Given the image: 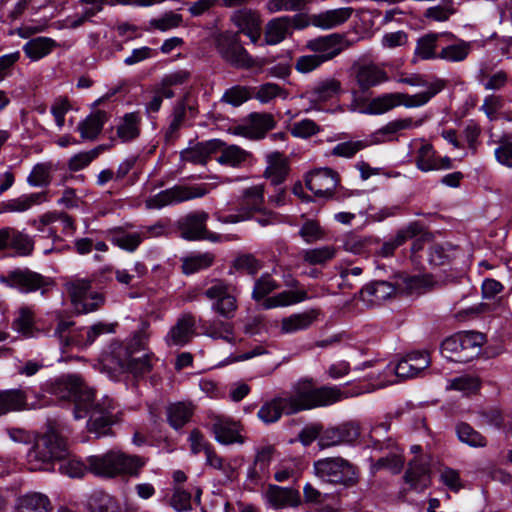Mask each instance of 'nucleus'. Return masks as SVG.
Here are the masks:
<instances>
[{
    "label": "nucleus",
    "instance_id": "nucleus-1",
    "mask_svg": "<svg viewBox=\"0 0 512 512\" xmlns=\"http://www.w3.org/2000/svg\"><path fill=\"white\" fill-rule=\"evenodd\" d=\"M53 393L61 399L73 401L75 419L89 415L88 429L98 437L108 435L111 426L119 420L115 402L109 397H104L94 404V391L79 375L62 376L56 381Z\"/></svg>",
    "mask_w": 512,
    "mask_h": 512
},
{
    "label": "nucleus",
    "instance_id": "nucleus-2",
    "mask_svg": "<svg viewBox=\"0 0 512 512\" xmlns=\"http://www.w3.org/2000/svg\"><path fill=\"white\" fill-rule=\"evenodd\" d=\"M347 398L337 387L314 388L309 380L299 381L290 392L265 402L257 412L265 424L277 422L282 414L292 415L315 407L328 406Z\"/></svg>",
    "mask_w": 512,
    "mask_h": 512
},
{
    "label": "nucleus",
    "instance_id": "nucleus-3",
    "mask_svg": "<svg viewBox=\"0 0 512 512\" xmlns=\"http://www.w3.org/2000/svg\"><path fill=\"white\" fill-rule=\"evenodd\" d=\"M397 82L408 84L410 86L425 87L426 90L414 95L400 92L382 94L373 98L369 102L368 111L370 114H384L401 105L407 108L423 106L428 103L431 98L438 94L445 86L443 80H436L434 82L428 83L420 75H412L411 77L399 78Z\"/></svg>",
    "mask_w": 512,
    "mask_h": 512
},
{
    "label": "nucleus",
    "instance_id": "nucleus-4",
    "mask_svg": "<svg viewBox=\"0 0 512 512\" xmlns=\"http://www.w3.org/2000/svg\"><path fill=\"white\" fill-rule=\"evenodd\" d=\"M89 471L97 476L113 478L116 476H138L146 464L144 458L128 455L118 450H111L103 455L87 458Z\"/></svg>",
    "mask_w": 512,
    "mask_h": 512
},
{
    "label": "nucleus",
    "instance_id": "nucleus-5",
    "mask_svg": "<svg viewBox=\"0 0 512 512\" xmlns=\"http://www.w3.org/2000/svg\"><path fill=\"white\" fill-rule=\"evenodd\" d=\"M68 455L66 441L50 429L36 438L27 453L30 470H50L55 461L63 460Z\"/></svg>",
    "mask_w": 512,
    "mask_h": 512
},
{
    "label": "nucleus",
    "instance_id": "nucleus-6",
    "mask_svg": "<svg viewBox=\"0 0 512 512\" xmlns=\"http://www.w3.org/2000/svg\"><path fill=\"white\" fill-rule=\"evenodd\" d=\"M279 287L280 284L269 273H264L255 280L251 297L256 302L263 301L262 307L264 309L290 306L308 298V295L304 290H285L274 296L266 298Z\"/></svg>",
    "mask_w": 512,
    "mask_h": 512
},
{
    "label": "nucleus",
    "instance_id": "nucleus-7",
    "mask_svg": "<svg viewBox=\"0 0 512 512\" xmlns=\"http://www.w3.org/2000/svg\"><path fill=\"white\" fill-rule=\"evenodd\" d=\"M313 467L315 475L330 484L351 487L359 480L358 468L342 457L319 459L314 462Z\"/></svg>",
    "mask_w": 512,
    "mask_h": 512
},
{
    "label": "nucleus",
    "instance_id": "nucleus-8",
    "mask_svg": "<svg viewBox=\"0 0 512 512\" xmlns=\"http://www.w3.org/2000/svg\"><path fill=\"white\" fill-rule=\"evenodd\" d=\"M92 282L91 278H72L65 283L71 303L79 314L97 311L105 303L104 294L93 290Z\"/></svg>",
    "mask_w": 512,
    "mask_h": 512
},
{
    "label": "nucleus",
    "instance_id": "nucleus-9",
    "mask_svg": "<svg viewBox=\"0 0 512 512\" xmlns=\"http://www.w3.org/2000/svg\"><path fill=\"white\" fill-rule=\"evenodd\" d=\"M484 340L482 333L465 331L445 339L441 350L451 360L467 362L479 354Z\"/></svg>",
    "mask_w": 512,
    "mask_h": 512
},
{
    "label": "nucleus",
    "instance_id": "nucleus-10",
    "mask_svg": "<svg viewBox=\"0 0 512 512\" xmlns=\"http://www.w3.org/2000/svg\"><path fill=\"white\" fill-rule=\"evenodd\" d=\"M210 184L175 185L160 191L145 200L148 209H161L165 206L178 204L196 198H201L211 191Z\"/></svg>",
    "mask_w": 512,
    "mask_h": 512
},
{
    "label": "nucleus",
    "instance_id": "nucleus-11",
    "mask_svg": "<svg viewBox=\"0 0 512 512\" xmlns=\"http://www.w3.org/2000/svg\"><path fill=\"white\" fill-rule=\"evenodd\" d=\"M216 49L221 57L236 68L250 69L261 67L264 62L253 58L242 46L238 39V33H221L216 38Z\"/></svg>",
    "mask_w": 512,
    "mask_h": 512
},
{
    "label": "nucleus",
    "instance_id": "nucleus-12",
    "mask_svg": "<svg viewBox=\"0 0 512 512\" xmlns=\"http://www.w3.org/2000/svg\"><path fill=\"white\" fill-rule=\"evenodd\" d=\"M0 283L7 287L17 289L22 293L40 291L44 294L52 286L51 278L46 277L29 268H16L0 275Z\"/></svg>",
    "mask_w": 512,
    "mask_h": 512
},
{
    "label": "nucleus",
    "instance_id": "nucleus-13",
    "mask_svg": "<svg viewBox=\"0 0 512 512\" xmlns=\"http://www.w3.org/2000/svg\"><path fill=\"white\" fill-rule=\"evenodd\" d=\"M233 290L232 286L223 280L214 279L204 292L205 297L212 301V311L226 320L232 319L238 308Z\"/></svg>",
    "mask_w": 512,
    "mask_h": 512
},
{
    "label": "nucleus",
    "instance_id": "nucleus-14",
    "mask_svg": "<svg viewBox=\"0 0 512 512\" xmlns=\"http://www.w3.org/2000/svg\"><path fill=\"white\" fill-rule=\"evenodd\" d=\"M206 427L214 434L215 440L223 445L243 444L245 437L240 422L223 414L211 412L207 416Z\"/></svg>",
    "mask_w": 512,
    "mask_h": 512
},
{
    "label": "nucleus",
    "instance_id": "nucleus-15",
    "mask_svg": "<svg viewBox=\"0 0 512 512\" xmlns=\"http://www.w3.org/2000/svg\"><path fill=\"white\" fill-rule=\"evenodd\" d=\"M209 215L205 211H196L187 214L179 221L181 236L190 241L208 240L211 242L221 241L219 234L210 232L206 228Z\"/></svg>",
    "mask_w": 512,
    "mask_h": 512
},
{
    "label": "nucleus",
    "instance_id": "nucleus-16",
    "mask_svg": "<svg viewBox=\"0 0 512 512\" xmlns=\"http://www.w3.org/2000/svg\"><path fill=\"white\" fill-rule=\"evenodd\" d=\"M338 183V173L327 167L311 171L305 180L306 187L317 197H331Z\"/></svg>",
    "mask_w": 512,
    "mask_h": 512
},
{
    "label": "nucleus",
    "instance_id": "nucleus-17",
    "mask_svg": "<svg viewBox=\"0 0 512 512\" xmlns=\"http://www.w3.org/2000/svg\"><path fill=\"white\" fill-rule=\"evenodd\" d=\"M352 71L353 79L361 92L389 81L385 69L372 62L355 64Z\"/></svg>",
    "mask_w": 512,
    "mask_h": 512
},
{
    "label": "nucleus",
    "instance_id": "nucleus-18",
    "mask_svg": "<svg viewBox=\"0 0 512 512\" xmlns=\"http://www.w3.org/2000/svg\"><path fill=\"white\" fill-rule=\"evenodd\" d=\"M306 47L315 54H318L324 62H327L347 48L348 43L344 35L333 33L309 40Z\"/></svg>",
    "mask_w": 512,
    "mask_h": 512
},
{
    "label": "nucleus",
    "instance_id": "nucleus-19",
    "mask_svg": "<svg viewBox=\"0 0 512 512\" xmlns=\"http://www.w3.org/2000/svg\"><path fill=\"white\" fill-rule=\"evenodd\" d=\"M276 126L274 117L269 113H252L249 120L234 128V134L251 140H259Z\"/></svg>",
    "mask_w": 512,
    "mask_h": 512
},
{
    "label": "nucleus",
    "instance_id": "nucleus-20",
    "mask_svg": "<svg viewBox=\"0 0 512 512\" xmlns=\"http://www.w3.org/2000/svg\"><path fill=\"white\" fill-rule=\"evenodd\" d=\"M196 335V318L191 313L182 314L165 336L169 347H183Z\"/></svg>",
    "mask_w": 512,
    "mask_h": 512
},
{
    "label": "nucleus",
    "instance_id": "nucleus-21",
    "mask_svg": "<svg viewBox=\"0 0 512 512\" xmlns=\"http://www.w3.org/2000/svg\"><path fill=\"white\" fill-rule=\"evenodd\" d=\"M430 365L429 355L426 352H412L402 358L394 368L400 379L412 378Z\"/></svg>",
    "mask_w": 512,
    "mask_h": 512
},
{
    "label": "nucleus",
    "instance_id": "nucleus-22",
    "mask_svg": "<svg viewBox=\"0 0 512 512\" xmlns=\"http://www.w3.org/2000/svg\"><path fill=\"white\" fill-rule=\"evenodd\" d=\"M422 123L421 120L414 121L412 118L396 119L388 122L383 127L373 132L368 142L372 144H381L393 140V136L402 130H408L418 127Z\"/></svg>",
    "mask_w": 512,
    "mask_h": 512
},
{
    "label": "nucleus",
    "instance_id": "nucleus-23",
    "mask_svg": "<svg viewBox=\"0 0 512 512\" xmlns=\"http://www.w3.org/2000/svg\"><path fill=\"white\" fill-rule=\"evenodd\" d=\"M221 145L222 141L219 139L199 142L196 145L183 150L181 152V159L182 161L191 164L205 165L210 156L217 152Z\"/></svg>",
    "mask_w": 512,
    "mask_h": 512
},
{
    "label": "nucleus",
    "instance_id": "nucleus-24",
    "mask_svg": "<svg viewBox=\"0 0 512 512\" xmlns=\"http://www.w3.org/2000/svg\"><path fill=\"white\" fill-rule=\"evenodd\" d=\"M395 293V287L388 281H373L360 290V298L369 306L380 305Z\"/></svg>",
    "mask_w": 512,
    "mask_h": 512
},
{
    "label": "nucleus",
    "instance_id": "nucleus-25",
    "mask_svg": "<svg viewBox=\"0 0 512 512\" xmlns=\"http://www.w3.org/2000/svg\"><path fill=\"white\" fill-rule=\"evenodd\" d=\"M454 38L452 33H428L417 40L414 50L413 63L418 60H430L439 58L437 53V43L441 38Z\"/></svg>",
    "mask_w": 512,
    "mask_h": 512
},
{
    "label": "nucleus",
    "instance_id": "nucleus-26",
    "mask_svg": "<svg viewBox=\"0 0 512 512\" xmlns=\"http://www.w3.org/2000/svg\"><path fill=\"white\" fill-rule=\"evenodd\" d=\"M267 167L264 176L270 180L271 185H281L288 175V162L283 153L278 151L266 155Z\"/></svg>",
    "mask_w": 512,
    "mask_h": 512
},
{
    "label": "nucleus",
    "instance_id": "nucleus-27",
    "mask_svg": "<svg viewBox=\"0 0 512 512\" xmlns=\"http://www.w3.org/2000/svg\"><path fill=\"white\" fill-rule=\"evenodd\" d=\"M267 502L274 508L296 507L301 502L300 493L292 488L270 485L266 492Z\"/></svg>",
    "mask_w": 512,
    "mask_h": 512
},
{
    "label": "nucleus",
    "instance_id": "nucleus-28",
    "mask_svg": "<svg viewBox=\"0 0 512 512\" xmlns=\"http://www.w3.org/2000/svg\"><path fill=\"white\" fill-rule=\"evenodd\" d=\"M217 152H220V155L216 159L217 162L221 165L233 168H240L249 163L252 159V154L249 151L237 145H227L223 141Z\"/></svg>",
    "mask_w": 512,
    "mask_h": 512
},
{
    "label": "nucleus",
    "instance_id": "nucleus-29",
    "mask_svg": "<svg viewBox=\"0 0 512 512\" xmlns=\"http://www.w3.org/2000/svg\"><path fill=\"white\" fill-rule=\"evenodd\" d=\"M405 481L416 491H423L430 484L429 467L419 458L410 461L405 473Z\"/></svg>",
    "mask_w": 512,
    "mask_h": 512
},
{
    "label": "nucleus",
    "instance_id": "nucleus-30",
    "mask_svg": "<svg viewBox=\"0 0 512 512\" xmlns=\"http://www.w3.org/2000/svg\"><path fill=\"white\" fill-rule=\"evenodd\" d=\"M109 115L103 110H97L79 122L77 130L84 141H93L101 133L104 124L108 121Z\"/></svg>",
    "mask_w": 512,
    "mask_h": 512
},
{
    "label": "nucleus",
    "instance_id": "nucleus-31",
    "mask_svg": "<svg viewBox=\"0 0 512 512\" xmlns=\"http://www.w3.org/2000/svg\"><path fill=\"white\" fill-rule=\"evenodd\" d=\"M114 358L121 369L134 375L145 374L152 368L151 355L149 353L135 355L125 352V354L116 355Z\"/></svg>",
    "mask_w": 512,
    "mask_h": 512
},
{
    "label": "nucleus",
    "instance_id": "nucleus-32",
    "mask_svg": "<svg viewBox=\"0 0 512 512\" xmlns=\"http://www.w3.org/2000/svg\"><path fill=\"white\" fill-rule=\"evenodd\" d=\"M27 408V393L25 390L7 389L0 391V417L9 412L22 411Z\"/></svg>",
    "mask_w": 512,
    "mask_h": 512
},
{
    "label": "nucleus",
    "instance_id": "nucleus-33",
    "mask_svg": "<svg viewBox=\"0 0 512 512\" xmlns=\"http://www.w3.org/2000/svg\"><path fill=\"white\" fill-rule=\"evenodd\" d=\"M194 409L195 407L190 401L170 403L166 407L167 421L172 428L178 430L190 421Z\"/></svg>",
    "mask_w": 512,
    "mask_h": 512
},
{
    "label": "nucleus",
    "instance_id": "nucleus-34",
    "mask_svg": "<svg viewBox=\"0 0 512 512\" xmlns=\"http://www.w3.org/2000/svg\"><path fill=\"white\" fill-rule=\"evenodd\" d=\"M319 312L311 309L302 313H295L289 317H285L281 321V332L284 334H292L298 331L308 329L314 321H316Z\"/></svg>",
    "mask_w": 512,
    "mask_h": 512
},
{
    "label": "nucleus",
    "instance_id": "nucleus-35",
    "mask_svg": "<svg viewBox=\"0 0 512 512\" xmlns=\"http://www.w3.org/2000/svg\"><path fill=\"white\" fill-rule=\"evenodd\" d=\"M147 325H143L140 330L134 333L130 340L126 344H117L112 349L113 356L123 355L125 352L129 354H142L147 353V346L149 342L150 334L147 330Z\"/></svg>",
    "mask_w": 512,
    "mask_h": 512
},
{
    "label": "nucleus",
    "instance_id": "nucleus-36",
    "mask_svg": "<svg viewBox=\"0 0 512 512\" xmlns=\"http://www.w3.org/2000/svg\"><path fill=\"white\" fill-rule=\"evenodd\" d=\"M274 452L275 449L271 445L262 446L256 450L254 462L248 470L250 479L259 480L268 476Z\"/></svg>",
    "mask_w": 512,
    "mask_h": 512
},
{
    "label": "nucleus",
    "instance_id": "nucleus-37",
    "mask_svg": "<svg viewBox=\"0 0 512 512\" xmlns=\"http://www.w3.org/2000/svg\"><path fill=\"white\" fill-rule=\"evenodd\" d=\"M55 222H60L62 232L66 235H72L76 230V225L71 216L66 213L51 211L39 217L38 220L33 221V226L40 232H45V227Z\"/></svg>",
    "mask_w": 512,
    "mask_h": 512
},
{
    "label": "nucleus",
    "instance_id": "nucleus-38",
    "mask_svg": "<svg viewBox=\"0 0 512 512\" xmlns=\"http://www.w3.org/2000/svg\"><path fill=\"white\" fill-rule=\"evenodd\" d=\"M47 200L48 199L46 192L25 194L17 198L9 199L7 201L2 202L1 208L3 212L20 213L29 210L34 205H39L43 202H46Z\"/></svg>",
    "mask_w": 512,
    "mask_h": 512
},
{
    "label": "nucleus",
    "instance_id": "nucleus-39",
    "mask_svg": "<svg viewBox=\"0 0 512 512\" xmlns=\"http://www.w3.org/2000/svg\"><path fill=\"white\" fill-rule=\"evenodd\" d=\"M110 241L117 247L127 252H134L143 242V235L140 231H126L118 227L109 231Z\"/></svg>",
    "mask_w": 512,
    "mask_h": 512
},
{
    "label": "nucleus",
    "instance_id": "nucleus-40",
    "mask_svg": "<svg viewBox=\"0 0 512 512\" xmlns=\"http://www.w3.org/2000/svg\"><path fill=\"white\" fill-rule=\"evenodd\" d=\"M12 328L24 337H35L39 330L35 325L34 311L28 306L20 307L12 322Z\"/></svg>",
    "mask_w": 512,
    "mask_h": 512
},
{
    "label": "nucleus",
    "instance_id": "nucleus-41",
    "mask_svg": "<svg viewBox=\"0 0 512 512\" xmlns=\"http://www.w3.org/2000/svg\"><path fill=\"white\" fill-rule=\"evenodd\" d=\"M291 18L282 16L270 20L265 27V43L276 45L282 42L290 32Z\"/></svg>",
    "mask_w": 512,
    "mask_h": 512
},
{
    "label": "nucleus",
    "instance_id": "nucleus-42",
    "mask_svg": "<svg viewBox=\"0 0 512 512\" xmlns=\"http://www.w3.org/2000/svg\"><path fill=\"white\" fill-rule=\"evenodd\" d=\"M353 8L341 7L324 11L314 17L313 23L323 29H331L345 23L352 15Z\"/></svg>",
    "mask_w": 512,
    "mask_h": 512
},
{
    "label": "nucleus",
    "instance_id": "nucleus-43",
    "mask_svg": "<svg viewBox=\"0 0 512 512\" xmlns=\"http://www.w3.org/2000/svg\"><path fill=\"white\" fill-rule=\"evenodd\" d=\"M57 46V42L52 38L36 37L23 45V51L31 61H38L49 55Z\"/></svg>",
    "mask_w": 512,
    "mask_h": 512
},
{
    "label": "nucleus",
    "instance_id": "nucleus-44",
    "mask_svg": "<svg viewBox=\"0 0 512 512\" xmlns=\"http://www.w3.org/2000/svg\"><path fill=\"white\" fill-rule=\"evenodd\" d=\"M314 101L326 102L343 93L342 84L335 78H327L317 82L311 89Z\"/></svg>",
    "mask_w": 512,
    "mask_h": 512
},
{
    "label": "nucleus",
    "instance_id": "nucleus-45",
    "mask_svg": "<svg viewBox=\"0 0 512 512\" xmlns=\"http://www.w3.org/2000/svg\"><path fill=\"white\" fill-rule=\"evenodd\" d=\"M141 116L138 112L126 113L117 125V136L122 142L132 141L140 135Z\"/></svg>",
    "mask_w": 512,
    "mask_h": 512
},
{
    "label": "nucleus",
    "instance_id": "nucleus-46",
    "mask_svg": "<svg viewBox=\"0 0 512 512\" xmlns=\"http://www.w3.org/2000/svg\"><path fill=\"white\" fill-rule=\"evenodd\" d=\"M264 207V186L255 185L244 190L241 200V211L247 217L251 213L262 211Z\"/></svg>",
    "mask_w": 512,
    "mask_h": 512
},
{
    "label": "nucleus",
    "instance_id": "nucleus-47",
    "mask_svg": "<svg viewBox=\"0 0 512 512\" xmlns=\"http://www.w3.org/2000/svg\"><path fill=\"white\" fill-rule=\"evenodd\" d=\"M453 41L451 44L446 45L439 52V59L448 62H461L467 58L471 52V43L462 39L447 38Z\"/></svg>",
    "mask_w": 512,
    "mask_h": 512
},
{
    "label": "nucleus",
    "instance_id": "nucleus-48",
    "mask_svg": "<svg viewBox=\"0 0 512 512\" xmlns=\"http://www.w3.org/2000/svg\"><path fill=\"white\" fill-rule=\"evenodd\" d=\"M232 23L238 28V34H246L261 26V18L258 12L251 9H240L231 15Z\"/></svg>",
    "mask_w": 512,
    "mask_h": 512
},
{
    "label": "nucleus",
    "instance_id": "nucleus-49",
    "mask_svg": "<svg viewBox=\"0 0 512 512\" xmlns=\"http://www.w3.org/2000/svg\"><path fill=\"white\" fill-rule=\"evenodd\" d=\"M460 249L451 243L433 244L429 249V261L434 265H444L457 258Z\"/></svg>",
    "mask_w": 512,
    "mask_h": 512
},
{
    "label": "nucleus",
    "instance_id": "nucleus-50",
    "mask_svg": "<svg viewBox=\"0 0 512 512\" xmlns=\"http://www.w3.org/2000/svg\"><path fill=\"white\" fill-rule=\"evenodd\" d=\"M203 334L212 339H221L228 343H232L234 341V327L227 321H208L204 325Z\"/></svg>",
    "mask_w": 512,
    "mask_h": 512
},
{
    "label": "nucleus",
    "instance_id": "nucleus-51",
    "mask_svg": "<svg viewBox=\"0 0 512 512\" xmlns=\"http://www.w3.org/2000/svg\"><path fill=\"white\" fill-rule=\"evenodd\" d=\"M215 260L210 252L198 253L183 259L182 271L186 275L194 274L200 270L209 268Z\"/></svg>",
    "mask_w": 512,
    "mask_h": 512
},
{
    "label": "nucleus",
    "instance_id": "nucleus-52",
    "mask_svg": "<svg viewBox=\"0 0 512 512\" xmlns=\"http://www.w3.org/2000/svg\"><path fill=\"white\" fill-rule=\"evenodd\" d=\"M90 512H119L117 501L107 493L94 492L88 500Z\"/></svg>",
    "mask_w": 512,
    "mask_h": 512
},
{
    "label": "nucleus",
    "instance_id": "nucleus-53",
    "mask_svg": "<svg viewBox=\"0 0 512 512\" xmlns=\"http://www.w3.org/2000/svg\"><path fill=\"white\" fill-rule=\"evenodd\" d=\"M49 499L41 493H31L20 498L19 512H48Z\"/></svg>",
    "mask_w": 512,
    "mask_h": 512
},
{
    "label": "nucleus",
    "instance_id": "nucleus-54",
    "mask_svg": "<svg viewBox=\"0 0 512 512\" xmlns=\"http://www.w3.org/2000/svg\"><path fill=\"white\" fill-rule=\"evenodd\" d=\"M376 240L370 237H363L357 234H347L342 238V247L345 251L353 254H363L370 250Z\"/></svg>",
    "mask_w": 512,
    "mask_h": 512
},
{
    "label": "nucleus",
    "instance_id": "nucleus-55",
    "mask_svg": "<svg viewBox=\"0 0 512 512\" xmlns=\"http://www.w3.org/2000/svg\"><path fill=\"white\" fill-rule=\"evenodd\" d=\"M368 146H370L368 140H349L338 143L332 148L330 154L332 156L349 159L354 157L359 151L364 150Z\"/></svg>",
    "mask_w": 512,
    "mask_h": 512
},
{
    "label": "nucleus",
    "instance_id": "nucleus-56",
    "mask_svg": "<svg viewBox=\"0 0 512 512\" xmlns=\"http://www.w3.org/2000/svg\"><path fill=\"white\" fill-rule=\"evenodd\" d=\"M436 157L433 146L425 143L418 149L415 165L422 172L435 171Z\"/></svg>",
    "mask_w": 512,
    "mask_h": 512
},
{
    "label": "nucleus",
    "instance_id": "nucleus-57",
    "mask_svg": "<svg viewBox=\"0 0 512 512\" xmlns=\"http://www.w3.org/2000/svg\"><path fill=\"white\" fill-rule=\"evenodd\" d=\"M456 432L458 439L471 447H485L487 444L486 438L467 423L458 424Z\"/></svg>",
    "mask_w": 512,
    "mask_h": 512
},
{
    "label": "nucleus",
    "instance_id": "nucleus-58",
    "mask_svg": "<svg viewBox=\"0 0 512 512\" xmlns=\"http://www.w3.org/2000/svg\"><path fill=\"white\" fill-rule=\"evenodd\" d=\"M10 249L19 256H29L34 250V241L28 234L13 228Z\"/></svg>",
    "mask_w": 512,
    "mask_h": 512
},
{
    "label": "nucleus",
    "instance_id": "nucleus-59",
    "mask_svg": "<svg viewBox=\"0 0 512 512\" xmlns=\"http://www.w3.org/2000/svg\"><path fill=\"white\" fill-rule=\"evenodd\" d=\"M183 22L181 14L173 11H168L158 18H153L149 21L150 28L165 32L171 29L178 28Z\"/></svg>",
    "mask_w": 512,
    "mask_h": 512
},
{
    "label": "nucleus",
    "instance_id": "nucleus-60",
    "mask_svg": "<svg viewBox=\"0 0 512 512\" xmlns=\"http://www.w3.org/2000/svg\"><path fill=\"white\" fill-rule=\"evenodd\" d=\"M335 253V248L332 246H323L302 251L303 260L310 265L324 264L334 258Z\"/></svg>",
    "mask_w": 512,
    "mask_h": 512
},
{
    "label": "nucleus",
    "instance_id": "nucleus-61",
    "mask_svg": "<svg viewBox=\"0 0 512 512\" xmlns=\"http://www.w3.org/2000/svg\"><path fill=\"white\" fill-rule=\"evenodd\" d=\"M105 149L104 145H100L90 151L81 152L69 159L68 167L71 171L77 172L87 167L100 153Z\"/></svg>",
    "mask_w": 512,
    "mask_h": 512
},
{
    "label": "nucleus",
    "instance_id": "nucleus-62",
    "mask_svg": "<svg viewBox=\"0 0 512 512\" xmlns=\"http://www.w3.org/2000/svg\"><path fill=\"white\" fill-rule=\"evenodd\" d=\"M186 117V101H179L174 107L171 121L166 130L165 137L167 141H171L176 137V134L182 124L184 123Z\"/></svg>",
    "mask_w": 512,
    "mask_h": 512
},
{
    "label": "nucleus",
    "instance_id": "nucleus-63",
    "mask_svg": "<svg viewBox=\"0 0 512 512\" xmlns=\"http://www.w3.org/2000/svg\"><path fill=\"white\" fill-rule=\"evenodd\" d=\"M51 181V165L47 163L36 164L29 176L27 182L33 187L47 186Z\"/></svg>",
    "mask_w": 512,
    "mask_h": 512
},
{
    "label": "nucleus",
    "instance_id": "nucleus-64",
    "mask_svg": "<svg viewBox=\"0 0 512 512\" xmlns=\"http://www.w3.org/2000/svg\"><path fill=\"white\" fill-rule=\"evenodd\" d=\"M339 278L338 287L342 290H350L353 289L356 284L359 283L360 276L363 273V269L361 267H338Z\"/></svg>",
    "mask_w": 512,
    "mask_h": 512
}]
</instances>
